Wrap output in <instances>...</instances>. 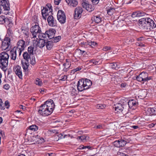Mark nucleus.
Listing matches in <instances>:
<instances>
[{
  "label": "nucleus",
  "mask_w": 156,
  "mask_h": 156,
  "mask_svg": "<svg viewBox=\"0 0 156 156\" xmlns=\"http://www.w3.org/2000/svg\"><path fill=\"white\" fill-rule=\"evenodd\" d=\"M84 45H88L93 48L94 46L97 45V43L96 42L94 41H87L84 43Z\"/></svg>",
  "instance_id": "obj_30"
},
{
  "label": "nucleus",
  "mask_w": 156,
  "mask_h": 156,
  "mask_svg": "<svg viewBox=\"0 0 156 156\" xmlns=\"http://www.w3.org/2000/svg\"><path fill=\"white\" fill-rule=\"evenodd\" d=\"M5 106L6 107L7 109L9 108L10 105L9 102L8 101H6L5 103Z\"/></svg>",
  "instance_id": "obj_55"
},
{
  "label": "nucleus",
  "mask_w": 156,
  "mask_h": 156,
  "mask_svg": "<svg viewBox=\"0 0 156 156\" xmlns=\"http://www.w3.org/2000/svg\"><path fill=\"white\" fill-rule=\"evenodd\" d=\"M119 140V144L120 147H122L126 145V144L123 139H121Z\"/></svg>",
  "instance_id": "obj_47"
},
{
  "label": "nucleus",
  "mask_w": 156,
  "mask_h": 156,
  "mask_svg": "<svg viewBox=\"0 0 156 156\" xmlns=\"http://www.w3.org/2000/svg\"><path fill=\"white\" fill-rule=\"evenodd\" d=\"M123 108L122 104L118 103L115 105V110L117 112H122L123 110Z\"/></svg>",
  "instance_id": "obj_26"
},
{
  "label": "nucleus",
  "mask_w": 156,
  "mask_h": 156,
  "mask_svg": "<svg viewBox=\"0 0 156 156\" xmlns=\"http://www.w3.org/2000/svg\"><path fill=\"white\" fill-rule=\"evenodd\" d=\"M84 84L85 87V89H88L90 88V86L92 84L91 81L87 79H84Z\"/></svg>",
  "instance_id": "obj_22"
},
{
  "label": "nucleus",
  "mask_w": 156,
  "mask_h": 156,
  "mask_svg": "<svg viewBox=\"0 0 156 156\" xmlns=\"http://www.w3.org/2000/svg\"><path fill=\"white\" fill-rule=\"evenodd\" d=\"M31 55H30L27 51L24 52L23 55V59L25 60V61H28V62L30 59Z\"/></svg>",
  "instance_id": "obj_27"
},
{
  "label": "nucleus",
  "mask_w": 156,
  "mask_h": 156,
  "mask_svg": "<svg viewBox=\"0 0 156 156\" xmlns=\"http://www.w3.org/2000/svg\"><path fill=\"white\" fill-rule=\"evenodd\" d=\"M47 6L48 7V8L49 9H48L45 8L44 9L45 10V12H46L47 13V14L48 15V13L49 12H50L51 11L52 9H51V6L50 5H47Z\"/></svg>",
  "instance_id": "obj_42"
},
{
  "label": "nucleus",
  "mask_w": 156,
  "mask_h": 156,
  "mask_svg": "<svg viewBox=\"0 0 156 156\" xmlns=\"http://www.w3.org/2000/svg\"><path fill=\"white\" fill-rule=\"evenodd\" d=\"M140 76L143 80V83H144L145 82H147L148 80L151 79L152 77H148V73L146 72H142L140 74Z\"/></svg>",
  "instance_id": "obj_14"
},
{
  "label": "nucleus",
  "mask_w": 156,
  "mask_h": 156,
  "mask_svg": "<svg viewBox=\"0 0 156 156\" xmlns=\"http://www.w3.org/2000/svg\"><path fill=\"white\" fill-rule=\"evenodd\" d=\"M57 18L61 24L64 23L66 22V16L64 12L62 10H58L57 14Z\"/></svg>",
  "instance_id": "obj_5"
},
{
  "label": "nucleus",
  "mask_w": 156,
  "mask_h": 156,
  "mask_svg": "<svg viewBox=\"0 0 156 156\" xmlns=\"http://www.w3.org/2000/svg\"><path fill=\"white\" fill-rule=\"evenodd\" d=\"M105 107L106 105L102 104H98L96 106V108L98 109H103Z\"/></svg>",
  "instance_id": "obj_49"
},
{
  "label": "nucleus",
  "mask_w": 156,
  "mask_h": 156,
  "mask_svg": "<svg viewBox=\"0 0 156 156\" xmlns=\"http://www.w3.org/2000/svg\"><path fill=\"white\" fill-rule=\"evenodd\" d=\"M1 135L3 139H4L5 138V133L2 131H1Z\"/></svg>",
  "instance_id": "obj_62"
},
{
  "label": "nucleus",
  "mask_w": 156,
  "mask_h": 156,
  "mask_svg": "<svg viewBox=\"0 0 156 156\" xmlns=\"http://www.w3.org/2000/svg\"><path fill=\"white\" fill-rule=\"evenodd\" d=\"M119 140L115 141L113 143V145L115 147H120V145L119 144Z\"/></svg>",
  "instance_id": "obj_44"
},
{
  "label": "nucleus",
  "mask_w": 156,
  "mask_h": 156,
  "mask_svg": "<svg viewBox=\"0 0 156 156\" xmlns=\"http://www.w3.org/2000/svg\"><path fill=\"white\" fill-rule=\"evenodd\" d=\"M41 14L43 19L45 20L47 18V16L48 15L47 14V13L45 12V10L44 9H43L42 10Z\"/></svg>",
  "instance_id": "obj_39"
},
{
  "label": "nucleus",
  "mask_w": 156,
  "mask_h": 156,
  "mask_svg": "<svg viewBox=\"0 0 156 156\" xmlns=\"http://www.w3.org/2000/svg\"><path fill=\"white\" fill-rule=\"evenodd\" d=\"M8 21H9V20L7 18H5L3 16H1V24H4Z\"/></svg>",
  "instance_id": "obj_35"
},
{
  "label": "nucleus",
  "mask_w": 156,
  "mask_h": 156,
  "mask_svg": "<svg viewBox=\"0 0 156 156\" xmlns=\"http://www.w3.org/2000/svg\"><path fill=\"white\" fill-rule=\"evenodd\" d=\"M94 127L96 128L97 129H103L102 125L101 124H100L98 125H95V126Z\"/></svg>",
  "instance_id": "obj_61"
},
{
  "label": "nucleus",
  "mask_w": 156,
  "mask_h": 156,
  "mask_svg": "<svg viewBox=\"0 0 156 156\" xmlns=\"http://www.w3.org/2000/svg\"><path fill=\"white\" fill-rule=\"evenodd\" d=\"M84 83L83 79H82L78 81L77 84V88L79 91L81 92L86 90Z\"/></svg>",
  "instance_id": "obj_10"
},
{
  "label": "nucleus",
  "mask_w": 156,
  "mask_h": 156,
  "mask_svg": "<svg viewBox=\"0 0 156 156\" xmlns=\"http://www.w3.org/2000/svg\"><path fill=\"white\" fill-rule=\"evenodd\" d=\"M102 18L101 16L100 15H97L96 16H94L91 18V20L94 21L95 23H99L101 21Z\"/></svg>",
  "instance_id": "obj_23"
},
{
  "label": "nucleus",
  "mask_w": 156,
  "mask_h": 156,
  "mask_svg": "<svg viewBox=\"0 0 156 156\" xmlns=\"http://www.w3.org/2000/svg\"><path fill=\"white\" fill-rule=\"evenodd\" d=\"M129 137V136H126L123 138V140L124 141L126 144L127 143H129L130 141L131 140L130 139Z\"/></svg>",
  "instance_id": "obj_41"
},
{
  "label": "nucleus",
  "mask_w": 156,
  "mask_h": 156,
  "mask_svg": "<svg viewBox=\"0 0 156 156\" xmlns=\"http://www.w3.org/2000/svg\"><path fill=\"white\" fill-rule=\"evenodd\" d=\"M61 0H54L55 4L57 5H58L61 2Z\"/></svg>",
  "instance_id": "obj_64"
},
{
  "label": "nucleus",
  "mask_w": 156,
  "mask_h": 156,
  "mask_svg": "<svg viewBox=\"0 0 156 156\" xmlns=\"http://www.w3.org/2000/svg\"><path fill=\"white\" fill-rule=\"evenodd\" d=\"M115 9L113 8H110L107 10V13L109 15H112L113 13L114 12Z\"/></svg>",
  "instance_id": "obj_43"
},
{
  "label": "nucleus",
  "mask_w": 156,
  "mask_h": 156,
  "mask_svg": "<svg viewBox=\"0 0 156 156\" xmlns=\"http://www.w3.org/2000/svg\"><path fill=\"white\" fill-rule=\"evenodd\" d=\"M111 48L110 47L105 46L103 48V50L104 51H107L108 50H111Z\"/></svg>",
  "instance_id": "obj_56"
},
{
  "label": "nucleus",
  "mask_w": 156,
  "mask_h": 156,
  "mask_svg": "<svg viewBox=\"0 0 156 156\" xmlns=\"http://www.w3.org/2000/svg\"><path fill=\"white\" fill-rule=\"evenodd\" d=\"M89 62L87 63V65H90V63H92V64L90 65L91 66L93 65V64L95 65H99L101 64V62H100L99 61H96L94 59H92L89 60Z\"/></svg>",
  "instance_id": "obj_31"
},
{
  "label": "nucleus",
  "mask_w": 156,
  "mask_h": 156,
  "mask_svg": "<svg viewBox=\"0 0 156 156\" xmlns=\"http://www.w3.org/2000/svg\"><path fill=\"white\" fill-rule=\"evenodd\" d=\"M15 48H13L10 51V57L12 59L15 60L16 58V53L18 52L17 50Z\"/></svg>",
  "instance_id": "obj_18"
},
{
  "label": "nucleus",
  "mask_w": 156,
  "mask_h": 156,
  "mask_svg": "<svg viewBox=\"0 0 156 156\" xmlns=\"http://www.w3.org/2000/svg\"><path fill=\"white\" fill-rule=\"evenodd\" d=\"M67 76L66 75H64L63 76H62L60 77V78L59 79V80H61V81H65L66 80V79H67Z\"/></svg>",
  "instance_id": "obj_53"
},
{
  "label": "nucleus",
  "mask_w": 156,
  "mask_h": 156,
  "mask_svg": "<svg viewBox=\"0 0 156 156\" xmlns=\"http://www.w3.org/2000/svg\"><path fill=\"white\" fill-rule=\"evenodd\" d=\"M10 39L9 37H5L3 41H2V45L9 47L10 46Z\"/></svg>",
  "instance_id": "obj_21"
},
{
  "label": "nucleus",
  "mask_w": 156,
  "mask_h": 156,
  "mask_svg": "<svg viewBox=\"0 0 156 156\" xmlns=\"http://www.w3.org/2000/svg\"><path fill=\"white\" fill-rule=\"evenodd\" d=\"M47 36V34H46V32L44 33H40L38 34V37L39 39H42V38H46Z\"/></svg>",
  "instance_id": "obj_36"
},
{
  "label": "nucleus",
  "mask_w": 156,
  "mask_h": 156,
  "mask_svg": "<svg viewBox=\"0 0 156 156\" xmlns=\"http://www.w3.org/2000/svg\"><path fill=\"white\" fill-rule=\"evenodd\" d=\"M87 138V137L85 136H78L77 139L78 140H80L81 141L84 142L86 140Z\"/></svg>",
  "instance_id": "obj_40"
},
{
  "label": "nucleus",
  "mask_w": 156,
  "mask_h": 156,
  "mask_svg": "<svg viewBox=\"0 0 156 156\" xmlns=\"http://www.w3.org/2000/svg\"><path fill=\"white\" fill-rule=\"evenodd\" d=\"M138 13L137 11L134 12L131 15V16L133 18H134L136 17H138Z\"/></svg>",
  "instance_id": "obj_57"
},
{
  "label": "nucleus",
  "mask_w": 156,
  "mask_h": 156,
  "mask_svg": "<svg viewBox=\"0 0 156 156\" xmlns=\"http://www.w3.org/2000/svg\"><path fill=\"white\" fill-rule=\"evenodd\" d=\"M47 21L48 25L51 27H55L57 26V21L52 15L49 16L47 18Z\"/></svg>",
  "instance_id": "obj_9"
},
{
  "label": "nucleus",
  "mask_w": 156,
  "mask_h": 156,
  "mask_svg": "<svg viewBox=\"0 0 156 156\" xmlns=\"http://www.w3.org/2000/svg\"><path fill=\"white\" fill-rule=\"evenodd\" d=\"M61 37L60 36L54 37L53 40L54 42H57L59 41L61 39Z\"/></svg>",
  "instance_id": "obj_46"
},
{
  "label": "nucleus",
  "mask_w": 156,
  "mask_h": 156,
  "mask_svg": "<svg viewBox=\"0 0 156 156\" xmlns=\"http://www.w3.org/2000/svg\"><path fill=\"white\" fill-rule=\"evenodd\" d=\"M10 87L9 85L7 84H6L5 85H4L3 86V88L6 90H8L9 89Z\"/></svg>",
  "instance_id": "obj_58"
},
{
  "label": "nucleus",
  "mask_w": 156,
  "mask_h": 156,
  "mask_svg": "<svg viewBox=\"0 0 156 156\" xmlns=\"http://www.w3.org/2000/svg\"><path fill=\"white\" fill-rule=\"evenodd\" d=\"M93 5H96L98 3L99 0H91Z\"/></svg>",
  "instance_id": "obj_59"
},
{
  "label": "nucleus",
  "mask_w": 156,
  "mask_h": 156,
  "mask_svg": "<svg viewBox=\"0 0 156 156\" xmlns=\"http://www.w3.org/2000/svg\"><path fill=\"white\" fill-rule=\"evenodd\" d=\"M112 64L111 65V68L113 69H117V65L115 63H111Z\"/></svg>",
  "instance_id": "obj_48"
},
{
  "label": "nucleus",
  "mask_w": 156,
  "mask_h": 156,
  "mask_svg": "<svg viewBox=\"0 0 156 156\" xmlns=\"http://www.w3.org/2000/svg\"><path fill=\"white\" fill-rule=\"evenodd\" d=\"M35 83L40 86H41L43 84L42 81L40 79L37 78L35 81Z\"/></svg>",
  "instance_id": "obj_38"
},
{
  "label": "nucleus",
  "mask_w": 156,
  "mask_h": 156,
  "mask_svg": "<svg viewBox=\"0 0 156 156\" xmlns=\"http://www.w3.org/2000/svg\"><path fill=\"white\" fill-rule=\"evenodd\" d=\"M39 129V127L38 126L35 125H32L29 126L27 129L26 133H28L30 130H31L33 132L36 131Z\"/></svg>",
  "instance_id": "obj_20"
},
{
  "label": "nucleus",
  "mask_w": 156,
  "mask_h": 156,
  "mask_svg": "<svg viewBox=\"0 0 156 156\" xmlns=\"http://www.w3.org/2000/svg\"><path fill=\"white\" fill-rule=\"evenodd\" d=\"M21 30L23 32V33L25 34V35L27 37H29V33L28 32L29 30L27 28H25V29L23 28L22 27L21 28Z\"/></svg>",
  "instance_id": "obj_33"
},
{
  "label": "nucleus",
  "mask_w": 156,
  "mask_h": 156,
  "mask_svg": "<svg viewBox=\"0 0 156 156\" xmlns=\"http://www.w3.org/2000/svg\"><path fill=\"white\" fill-rule=\"evenodd\" d=\"M43 39H39L38 43H37V46L40 48H42L46 45V42Z\"/></svg>",
  "instance_id": "obj_24"
},
{
  "label": "nucleus",
  "mask_w": 156,
  "mask_h": 156,
  "mask_svg": "<svg viewBox=\"0 0 156 156\" xmlns=\"http://www.w3.org/2000/svg\"><path fill=\"white\" fill-rule=\"evenodd\" d=\"M147 19H150V18H143L139 20V26H141L143 29L145 30H146V27H147V24L148 23L147 20H149Z\"/></svg>",
  "instance_id": "obj_8"
},
{
  "label": "nucleus",
  "mask_w": 156,
  "mask_h": 156,
  "mask_svg": "<svg viewBox=\"0 0 156 156\" xmlns=\"http://www.w3.org/2000/svg\"><path fill=\"white\" fill-rule=\"evenodd\" d=\"M45 45L47 49L50 50L53 46V42L51 41H46Z\"/></svg>",
  "instance_id": "obj_28"
},
{
  "label": "nucleus",
  "mask_w": 156,
  "mask_h": 156,
  "mask_svg": "<svg viewBox=\"0 0 156 156\" xmlns=\"http://www.w3.org/2000/svg\"><path fill=\"white\" fill-rule=\"evenodd\" d=\"M30 32L32 34V38H35L37 34L41 32V28L37 23H35V25H33L30 29Z\"/></svg>",
  "instance_id": "obj_3"
},
{
  "label": "nucleus",
  "mask_w": 156,
  "mask_h": 156,
  "mask_svg": "<svg viewBox=\"0 0 156 156\" xmlns=\"http://www.w3.org/2000/svg\"><path fill=\"white\" fill-rule=\"evenodd\" d=\"M21 64L22 67L25 72L28 71V67L29 65V62L28 61H25V62H24L22 60L21 61Z\"/></svg>",
  "instance_id": "obj_25"
},
{
  "label": "nucleus",
  "mask_w": 156,
  "mask_h": 156,
  "mask_svg": "<svg viewBox=\"0 0 156 156\" xmlns=\"http://www.w3.org/2000/svg\"><path fill=\"white\" fill-rule=\"evenodd\" d=\"M70 90L71 94L72 95H75L77 94L78 92L76 90V89L73 87H71L70 88Z\"/></svg>",
  "instance_id": "obj_34"
},
{
  "label": "nucleus",
  "mask_w": 156,
  "mask_h": 156,
  "mask_svg": "<svg viewBox=\"0 0 156 156\" xmlns=\"http://www.w3.org/2000/svg\"><path fill=\"white\" fill-rule=\"evenodd\" d=\"M117 156H128V155L119 152L117 154Z\"/></svg>",
  "instance_id": "obj_63"
},
{
  "label": "nucleus",
  "mask_w": 156,
  "mask_h": 156,
  "mask_svg": "<svg viewBox=\"0 0 156 156\" xmlns=\"http://www.w3.org/2000/svg\"><path fill=\"white\" fill-rule=\"evenodd\" d=\"M12 34V31L11 28H9L7 30V34H8L9 36H11Z\"/></svg>",
  "instance_id": "obj_45"
},
{
  "label": "nucleus",
  "mask_w": 156,
  "mask_h": 156,
  "mask_svg": "<svg viewBox=\"0 0 156 156\" xmlns=\"http://www.w3.org/2000/svg\"><path fill=\"white\" fill-rule=\"evenodd\" d=\"M56 31L55 30L51 29L46 31V34H47V37L50 39H51L54 37Z\"/></svg>",
  "instance_id": "obj_16"
},
{
  "label": "nucleus",
  "mask_w": 156,
  "mask_h": 156,
  "mask_svg": "<svg viewBox=\"0 0 156 156\" xmlns=\"http://www.w3.org/2000/svg\"><path fill=\"white\" fill-rule=\"evenodd\" d=\"M83 10L81 7H77L75 10L74 18L75 19H78L80 18L81 16Z\"/></svg>",
  "instance_id": "obj_7"
},
{
  "label": "nucleus",
  "mask_w": 156,
  "mask_h": 156,
  "mask_svg": "<svg viewBox=\"0 0 156 156\" xmlns=\"http://www.w3.org/2000/svg\"><path fill=\"white\" fill-rule=\"evenodd\" d=\"M30 63L31 65H33L35 64L36 61H35V58L34 57V58L32 57V58H30Z\"/></svg>",
  "instance_id": "obj_51"
},
{
  "label": "nucleus",
  "mask_w": 156,
  "mask_h": 156,
  "mask_svg": "<svg viewBox=\"0 0 156 156\" xmlns=\"http://www.w3.org/2000/svg\"><path fill=\"white\" fill-rule=\"evenodd\" d=\"M128 104L129 108L133 109L138 105V103L136 100L132 99L128 101Z\"/></svg>",
  "instance_id": "obj_15"
},
{
  "label": "nucleus",
  "mask_w": 156,
  "mask_h": 156,
  "mask_svg": "<svg viewBox=\"0 0 156 156\" xmlns=\"http://www.w3.org/2000/svg\"><path fill=\"white\" fill-rule=\"evenodd\" d=\"M26 46L25 41L23 40H20L17 42V47H15L14 48H15L17 50L19 55L20 56L22 52L24 50Z\"/></svg>",
  "instance_id": "obj_4"
},
{
  "label": "nucleus",
  "mask_w": 156,
  "mask_h": 156,
  "mask_svg": "<svg viewBox=\"0 0 156 156\" xmlns=\"http://www.w3.org/2000/svg\"><path fill=\"white\" fill-rule=\"evenodd\" d=\"M138 17L143 16L144 15L145 13L141 11H137Z\"/></svg>",
  "instance_id": "obj_52"
},
{
  "label": "nucleus",
  "mask_w": 156,
  "mask_h": 156,
  "mask_svg": "<svg viewBox=\"0 0 156 156\" xmlns=\"http://www.w3.org/2000/svg\"><path fill=\"white\" fill-rule=\"evenodd\" d=\"M136 79L138 81L140 82H141L143 83V80H142V78L141 77V76H140V74L139 75L137 76L136 77Z\"/></svg>",
  "instance_id": "obj_50"
},
{
  "label": "nucleus",
  "mask_w": 156,
  "mask_h": 156,
  "mask_svg": "<svg viewBox=\"0 0 156 156\" xmlns=\"http://www.w3.org/2000/svg\"><path fill=\"white\" fill-rule=\"evenodd\" d=\"M70 64L69 62L68 63H64L63 64V66H64V68L63 69V71H64L66 72L68 70V69L70 67Z\"/></svg>",
  "instance_id": "obj_37"
},
{
  "label": "nucleus",
  "mask_w": 156,
  "mask_h": 156,
  "mask_svg": "<svg viewBox=\"0 0 156 156\" xmlns=\"http://www.w3.org/2000/svg\"><path fill=\"white\" fill-rule=\"evenodd\" d=\"M2 105H3L4 104L3 103L2 100L1 99V109L2 110H4L5 108V105L2 106Z\"/></svg>",
  "instance_id": "obj_60"
},
{
  "label": "nucleus",
  "mask_w": 156,
  "mask_h": 156,
  "mask_svg": "<svg viewBox=\"0 0 156 156\" xmlns=\"http://www.w3.org/2000/svg\"><path fill=\"white\" fill-rule=\"evenodd\" d=\"M70 136V135L69 134H68V135H64V136H63V134L62 133H60L58 135L59 137L60 138H65L66 136Z\"/></svg>",
  "instance_id": "obj_54"
},
{
  "label": "nucleus",
  "mask_w": 156,
  "mask_h": 156,
  "mask_svg": "<svg viewBox=\"0 0 156 156\" xmlns=\"http://www.w3.org/2000/svg\"><path fill=\"white\" fill-rule=\"evenodd\" d=\"M83 7L87 11L91 12L94 10V6L89 4L87 2H84L82 3Z\"/></svg>",
  "instance_id": "obj_11"
},
{
  "label": "nucleus",
  "mask_w": 156,
  "mask_h": 156,
  "mask_svg": "<svg viewBox=\"0 0 156 156\" xmlns=\"http://www.w3.org/2000/svg\"><path fill=\"white\" fill-rule=\"evenodd\" d=\"M1 5L4 10L9 11L10 9V4L8 0H1Z\"/></svg>",
  "instance_id": "obj_12"
},
{
  "label": "nucleus",
  "mask_w": 156,
  "mask_h": 156,
  "mask_svg": "<svg viewBox=\"0 0 156 156\" xmlns=\"http://www.w3.org/2000/svg\"><path fill=\"white\" fill-rule=\"evenodd\" d=\"M37 138L36 136H32V137L29 138L28 140L30 143V144H35L37 143Z\"/></svg>",
  "instance_id": "obj_29"
},
{
  "label": "nucleus",
  "mask_w": 156,
  "mask_h": 156,
  "mask_svg": "<svg viewBox=\"0 0 156 156\" xmlns=\"http://www.w3.org/2000/svg\"><path fill=\"white\" fill-rule=\"evenodd\" d=\"M55 107V105L53 101L49 99L39 107L38 112L40 115L43 116H47L52 112Z\"/></svg>",
  "instance_id": "obj_1"
},
{
  "label": "nucleus",
  "mask_w": 156,
  "mask_h": 156,
  "mask_svg": "<svg viewBox=\"0 0 156 156\" xmlns=\"http://www.w3.org/2000/svg\"><path fill=\"white\" fill-rule=\"evenodd\" d=\"M13 70L15 74L20 79H23L22 69L20 66L17 65L14 67Z\"/></svg>",
  "instance_id": "obj_6"
},
{
  "label": "nucleus",
  "mask_w": 156,
  "mask_h": 156,
  "mask_svg": "<svg viewBox=\"0 0 156 156\" xmlns=\"http://www.w3.org/2000/svg\"><path fill=\"white\" fill-rule=\"evenodd\" d=\"M67 4L71 7H76L78 2L77 0H65Z\"/></svg>",
  "instance_id": "obj_19"
},
{
  "label": "nucleus",
  "mask_w": 156,
  "mask_h": 156,
  "mask_svg": "<svg viewBox=\"0 0 156 156\" xmlns=\"http://www.w3.org/2000/svg\"><path fill=\"white\" fill-rule=\"evenodd\" d=\"M34 45L33 46H30L28 48L27 52L29 53L30 55H33L34 54Z\"/></svg>",
  "instance_id": "obj_32"
},
{
  "label": "nucleus",
  "mask_w": 156,
  "mask_h": 156,
  "mask_svg": "<svg viewBox=\"0 0 156 156\" xmlns=\"http://www.w3.org/2000/svg\"><path fill=\"white\" fill-rule=\"evenodd\" d=\"M147 19H148L149 20H147L148 23L147 24V27H146V30H151L156 27V25L154 21L150 18Z\"/></svg>",
  "instance_id": "obj_13"
},
{
  "label": "nucleus",
  "mask_w": 156,
  "mask_h": 156,
  "mask_svg": "<svg viewBox=\"0 0 156 156\" xmlns=\"http://www.w3.org/2000/svg\"><path fill=\"white\" fill-rule=\"evenodd\" d=\"M9 57V55L5 52H1V65H2L1 68L4 72H5L7 69Z\"/></svg>",
  "instance_id": "obj_2"
},
{
  "label": "nucleus",
  "mask_w": 156,
  "mask_h": 156,
  "mask_svg": "<svg viewBox=\"0 0 156 156\" xmlns=\"http://www.w3.org/2000/svg\"><path fill=\"white\" fill-rule=\"evenodd\" d=\"M147 114L149 115H156V108L149 107L146 111Z\"/></svg>",
  "instance_id": "obj_17"
}]
</instances>
